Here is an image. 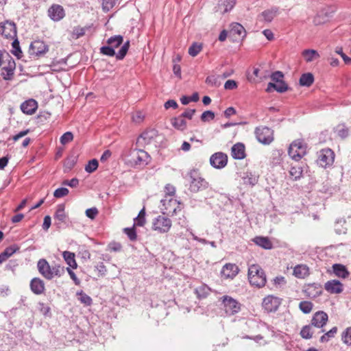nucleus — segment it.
I'll return each instance as SVG.
<instances>
[{
	"label": "nucleus",
	"mask_w": 351,
	"mask_h": 351,
	"mask_svg": "<svg viewBox=\"0 0 351 351\" xmlns=\"http://www.w3.org/2000/svg\"><path fill=\"white\" fill-rule=\"evenodd\" d=\"M248 280L252 286L261 288L267 282L266 275L263 269L256 264L250 265L248 268Z\"/></svg>",
	"instance_id": "1"
},
{
	"label": "nucleus",
	"mask_w": 351,
	"mask_h": 351,
	"mask_svg": "<svg viewBox=\"0 0 351 351\" xmlns=\"http://www.w3.org/2000/svg\"><path fill=\"white\" fill-rule=\"evenodd\" d=\"M189 176L190 178L189 190L191 193H198L208 188V182L200 176L197 170H191Z\"/></svg>",
	"instance_id": "2"
},
{
	"label": "nucleus",
	"mask_w": 351,
	"mask_h": 351,
	"mask_svg": "<svg viewBox=\"0 0 351 351\" xmlns=\"http://www.w3.org/2000/svg\"><path fill=\"white\" fill-rule=\"evenodd\" d=\"M160 202L162 204V213L169 216L176 215L182 208L180 202L173 197L167 198V197H165V199H161Z\"/></svg>",
	"instance_id": "3"
},
{
	"label": "nucleus",
	"mask_w": 351,
	"mask_h": 351,
	"mask_svg": "<svg viewBox=\"0 0 351 351\" xmlns=\"http://www.w3.org/2000/svg\"><path fill=\"white\" fill-rule=\"evenodd\" d=\"M307 145L303 140L294 141L289 146L288 154L295 161L300 160L306 154Z\"/></svg>",
	"instance_id": "4"
},
{
	"label": "nucleus",
	"mask_w": 351,
	"mask_h": 351,
	"mask_svg": "<svg viewBox=\"0 0 351 351\" xmlns=\"http://www.w3.org/2000/svg\"><path fill=\"white\" fill-rule=\"evenodd\" d=\"M5 61L2 65L1 75L5 80H11L13 78L16 69V63L13 58L8 53L5 52Z\"/></svg>",
	"instance_id": "5"
},
{
	"label": "nucleus",
	"mask_w": 351,
	"mask_h": 351,
	"mask_svg": "<svg viewBox=\"0 0 351 351\" xmlns=\"http://www.w3.org/2000/svg\"><path fill=\"white\" fill-rule=\"evenodd\" d=\"M130 47V41L127 40L121 47V49L119 50L118 53H115V50L112 49L109 45L107 46H103L100 48V53L103 55L112 57L114 56H116V58L118 60H123L129 49Z\"/></svg>",
	"instance_id": "6"
},
{
	"label": "nucleus",
	"mask_w": 351,
	"mask_h": 351,
	"mask_svg": "<svg viewBox=\"0 0 351 351\" xmlns=\"http://www.w3.org/2000/svg\"><path fill=\"white\" fill-rule=\"evenodd\" d=\"M172 226L169 218L158 215L153 219L152 228L159 233L164 234L169 231Z\"/></svg>",
	"instance_id": "7"
},
{
	"label": "nucleus",
	"mask_w": 351,
	"mask_h": 351,
	"mask_svg": "<svg viewBox=\"0 0 351 351\" xmlns=\"http://www.w3.org/2000/svg\"><path fill=\"white\" fill-rule=\"evenodd\" d=\"M334 160L335 154L331 149H323L317 153V163L322 167L326 168L331 166Z\"/></svg>",
	"instance_id": "8"
},
{
	"label": "nucleus",
	"mask_w": 351,
	"mask_h": 351,
	"mask_svg": "<svg viewBox=\"0 0 351 351\" xmlns=\"http://www.w3.org/2000/svg\"><path fill=\"white\" fill-rule=\"evenodd\" d=\"M222 308L227 315H232L237 313L241 309V304L236 300L228 295L221 298Z\"/></svg>",
	"instance_id": "9"
},
{
	"label": "nucleus",
	"mask_w": 351,
	"mask_h": 351,
	"mask_svg": "<svg viewBox=\"0 0 351 351\" xmlns=\"http://www.w3.org/2000/svg\"><path fill=\"white\" fill-rule=\"evenodd\" d=\"M255 134L258 141L263 145H269L274 141V132L268 127H257Z\"/></svg>",
	"instance_id": "10"
},
{
	"label": "nucleus",
	"mask_w": 351,
	"mask_h": 351,
	"mask_svg": "<svg viewBox=\"0 0 351 351\" xmlns=\"http://www.w3.org/2000/svg\"><path fill=\"white\" fill-rule=\"evenodd\" d=\"M49 51V46L43 40H36L31 43L29 53L32 58H39Z\"/></svg>",
	"instance_id": "11"
},
{
	"label": "nucleus",
	"mask_w": 351,
	"mask_h": 351,
	"mask_svg": "<svg viewBox=\"0 0 351 351\" xmlns=\"http://www.w3.org/2000/svg\"><path fill=\"white\" fill-rule=\"evenodd\" d=\"M280 304L281 300L273 295H267L265 297L262 303L263 308L267 313L276 312Z\"/></svg>",
	"instance_id": "12"
},
{
	"label": "nucleus",
	"mask_w": 351,
	"mask_h": 351,
	"mask_svg": "<svg viewBox=\"0 0 351 351\" xmlns=\"http://www.w3.org/2000/svg\"><path fill=\"white\" fill-rule=\"evenodd\" d=\"M1 34L5 38H14L17 36V28L14 22L6 20L4 23H0Z\"/></svg>",
	"instance_id": "13"
},
{
	"label": "nucleus",
	"mask_w": 351,
	"mask_h": 351,
	"mask_svg": "<svg viewBox=\"0 0 351 351\" xmlns=\"http://www.w3.org/2000/svg\"><path fill=\"white\" fill-rule=\"evenodd\" d=\"M47 15L51 20L58 22L65 16V11L62 5L53 3L48 8Z\"/></svg>",
	"instance_id": "14"
},
{
	"label": "nucleus",
	"mask_w": 351,
	"mask_h": 351,
	"mask_svg": "<svg viewBox=\"0 0 351 351\" xmlns=\"http://www.w3.org/2000/svg\"><path fill=\"white\" fill-rule=\"evenodd\" d=\"M228 162V156L223 152L213 154L210 158V163L215 169L225 167Z\"/></svg>",
	"instance_id": "15"
},
{
	"label": "nucleus",
	"mask_w": 351,
	"mask_h": 351,
	"mask_svg": "<svg viewBox=\"0 0 351 351\" xmlns=\"http://www.w3.org/2000/svg\"><path fill=\"white\" fill-rule=\"evenodd\" d=\"M328 320V314L323 311H319L313 314L311 324L315 328H322L326 325Z\"/></svg>",
	"instance_id": "16"
},
{
	"label": "nucleus",
	"mask_w": 351,
	"mask_h": 351,
	"mask_svg": "<svg viewBox=\"0 0 351 351\" xmlns=\"http://www.w3.org/2000/svg\"><path fill=\"white\" fill-rule=\"evenodd\" d=\"M132 160L136 165L143 163L147 164L149 162V155L145 151L140 149H134L131 151Z\"/></svg>",
	"instance_id": "17"
},
{
	"label": "nucleus",
	"mask_w": 351,
	"mask_h": 351,
	"mask_svg": "<svg viewBox=\"0 0 351 351\" xmlns=\"http://www.w3.org/2000/svg\"><path fill=\"white\" fill-rule=\"evenodd\" d=\"M37 267L39 273L47 280L53 278L51 267L45 258L40 259L37 263Z\"/></svg>",
	"instance_id": "18"
},
{
	"label": "nucleus",
	"mask_w": 351,
	"mask_h": 351,
	"mask_svg": "<svg viewBox=\"0 0 351 351\" xmlns=\"http://www.w3.org/2000/svg\"><path fill=\"white\" fill-rule=\"evenodd\" d=\"M239 271V269L236 264L227 263L226 264L221 271V276L225 278H234Z\"/></svg>",
	"instance_id": "19"
},
{
	"label": "nucleus",
	"mask_w": 351,
	"mask_h": 351,
	"mask_svg": "<svg viewBox=\"0 0 351 351\" xmlns=\"http://www.w3.org/2000/svg\"><path fill=\"white\" fill-rule=\"evenodd\" d=\"M324 289L330 293H341L343 290V284L338 280L327 281L324 285Z\"/></svg>",
	"instance_id": "20"
},
{
	"label": "nucleus",
	"mask_w": 351,
	"mask_h": 351,
	"mask_svg": "<svg viewBox=\"0 0 351 351\" xmlns=\"http://www.w3.org/2000/svg\"><path fill=\"white\" fill-rule=\"evenodd\" d=\"M31 291L36 295H41L45 292V286L44 281L40 278H34L29 283Z\"/></svg>",
	"instance_id": "21"
},
{
	"label": "nucleus",
	"mask_w": 351,
	"mask_h": 351,
	"mask_svg": "<svg viewBox=\"0 0 351 351\" xmlns=\"http://www.w3.org/2000/svg\"><path fill=\"white\" fill-rule=\"evenodd\" d=\"M38 108V103L34 99L25 101L21 105V111L26 114H33Z\"/></svg>",
	"instance_id": "22"
},
{
	"label": "nucleus",
	"mask_w": 351,
	"mask_h": 351,
	"mask_svg": "<svg viewBox=\"0 0 351 351\" xmlns=\"http://www.w3.org/2000/svg\"><path fill=\"white\" fill-rule=\"evenodd\" d=\"M305 293L310 298H317L322 293V287L320 284L313 283L307 285Z\"/></svg>",
	"instance_id": "23"
},
{
	"label": "nucleus",
	"mask_w": 351,
	"mask_h": 351,
	"mask_svg": "<svg viewBox=\"0 0 351 351\" xmlns=\"http://www.w3.org/2000/svg\"><path fill=\"white\" fill-rule=\"evenodd\" d=\"M231 154L232 158L234 159H243L245 157V145L241 143L234 144L232 147Z\"/></svg>",
	"instance_id": "24"
},
{
	"label": "nucleus",
	"mask_w": 351,
	"mask_h": 351,
	"mask_svg": "<svg viewBox=\"0 0 351 351\" xmlns=\"http://www.w3.org/2000/svg\"><path fill=\"white\" fill-rule=\"evenodd\" d=\"M272 89L276 90L278 93H282L286 92L289 89V87H288V85L286 84V82L285 81H283V80H282L280 81L279 82L268 83L267 87L266 88V91L267 93H270V92H271Z\"/></svg>",
	"instance_id": "25"
},
{
	"label": "nucleus",
	"mask_w": 351,
	"mask_h": 351,
	"mask_svg": "<svg viewBox=\"0 0 351 351\" xmlns=\"http://www.w3.org/2000/svg\"><path fill=\"white\" fill-rule=\"evenodd\" d=\"M230 34L236 38H244L246 35L245 28L238 23H233L230 25Z\"/></svg>",
	"instance_id": "26"
},
{
	"label": "nucleus",
	"mask_w": 351,
	"mask_h": 351,
	"mask_svg": "<svg viewBox=\"0 0 351 351\" xmlns=\"http://www.w3.org/2000/svg\"><path fill=\"white\" fill-rule=\"evenodd\" d=\"M19 250V247L16 245H12L9 247H7L1 254H0V264L5 261L10 256H12L14 253Z\"/></svg>",
	"instance_id": "27"
},
{
	"label": "nucleus",
	"mask_w": 351,
	"mask_h": 351,
	"mask_svg": "<svg viewBox=\"0 0 351 351\" xmlns=\"http://www.w3.org/2000/svg\"><path fill=\"white\" fill-rule=\"evenodd\" d=\"M332 270L335 275L339 278H346L350 274L346 267L339 263L332 265Z\"/></svg>",
	"instance_id": "28"
},
{
	"label": "nucleus",
	"mask_w": 351,
	"mask_h": 351,
	"mask_svg": "<svg viewBox=\"0 0 351 351\" xmlns=\"http://www.w3.org/2000/svg\"><path fill=\"white\" fill-rule=\"evenodd\" d=\"M253 241L258 246L265 250H271L273 247V244L268 237H256Z\"/></svg>",
	"instance_id": "29"
},
{
	"label": "nucleus",
	"mask_w": 351,
	"mask_h": 351,
	"mask_svg": "<svg viewBox=\"0 0 351 351\" xmlns=\"http://www.w3.org/2000/svg\"><path fill=\"white\" fill-rule=\"evenodd\" d=\"M309 274V269L306 265H298L293 268V275L298 278H304Z\"/></svg>",
	"instance_id": "30"
},
{
	"label": "nucleus",
	"mask_w": 351,
	"mask_h": 351,
	"mask_svg": "<svg viewBox=\"0 0 351 351\" xmlns=\"http://www.w3.org/2000/svg\"><path fill=\"white\" fill-rule=\"evenodd\" d=\"M302 56L306 62H311L320 57L317 51L310 49L303 50L302 52Z\"/></svg>",
	"instance_id": "31"
},
{
	"label": "nucleus",
	"mask_w": 351,
	"mask_h": 351,
	"mask_svg": "<svg viewBox=\"0 0 351 351\" xmlns=\"http://www.w3.org/2000/svg\"><path fill=\"white\" fill-rule=\"evenodd\" d=\"M62 256L66 263V264L69 266V267L72 269H76L77 267V264L75 261V255L73 252H71L69 251H64L62 253Z\"/></svg>",
	"instance_id": "32"
},
{
	"label": "nucleus",
	"mask_w": 351,
	"mask_h": 351,
	"mask_svg": "<svg viewBox=\"0 0 351 351\" xmlns=\"http://www.w3.org/2000/svg\"><path fill=\"white\" fill-rule=\"evenodd\" d=\"M278 13V8L272 7L271 9L263 11L261 16L263 18V20L266 22H271Z\"/></svg>",
	"instance_id": "33"
},
{
	"label": "nucleus",
	"mask_w": 351,
	"mask_h": 351,
	"mask_svg": "<svg viewBox=\"0 0 351 351\" xmlns=\"http://www.w3.org/2000/svg\"><path fill=\"white\" fill-rule=\"evenodd\" d=\"M258 177L253 174L252 172H245L243 173V176H241L243 183L247 185H255L258 182Z\"/></svg>",
	"instance_id": "34"
},
{
	"label": "nucleus",
	"mask_w": 351,
	"mask_h": 351,
	"mask_svg": "<svg viewBox=\"0 0 351 351\" xmlns=\"http://www.w3.org/2000/svg\"><path fill=\"white\" fill-rule=\"evenodd\" d=\"M334 130L342 139H345L349 136V128L344 123L338 124Z\"/></svg>",
	"instance_id": "35"
},
{
	"label": "nucleus",
	"mask_w": 351,
	"mask_h": 351,
	"mask_svg": "<svg viewBox=\"0 0 351 351\" xmlns=\"http://www.w3.org/2000/svg\"><path fill=\"white\" fill-rule=\"evenodd\" d=\"M210 288L208 285L202 284L195 289V293L199 299H202L206 298L210 294Z\"/></svg>",
	"instance_id": "36"
},
{
	"label": "nucleus",
	"mask_w": 351,
	"mask_h": 351,
	"mask_svg": "<svg viewBox=\"0 0 351 351\" xmlns=\"http://www.w3.org/2000/svg\"><path fill=\"white\" fill-rule=\"evenodd\" d=\"M171 123L176 129L181 131L184 130L186 128V122L181 115L171 119Z\"/></svg>",
	"instance_id": "37"
},
{
	"label": "nucleus",
	"mask_w": 351,
	"mask_h": 351,
	"mask_svg": "<svg viewBox=\"0 0 351 351\" xmlns=\"http://www.w3.org/2000/svg\"><path fill=\"white\" fill-rule=\"evenodd\" d=\"M299 82L302 86L309 87L314 82V76L311 73H304L301 75Z\"/></svg>",
	"instance_id": "38"
},
{
	"label": "nucleus",
	"mask_w": 351,
	"mask_h": 351,
	"mask_svg": "<svg viewBox=\"0 0 351 351\" xmlns=\"http://www.w3.org/2000/svg\"><path fill=\"white\" fill-rule=\"evenodd\" d=\"M158 135V131L155 129H149L143 132L139 138H143L145 141V143H149L151 140L154 139Z\"/></svg>",
	"instance_id": "39"
},
{
	"label": "nucleus",
	"mask_w": 351,
	"mask_h": 351,
	"mask_svg": "<svg viewBox=\"0 0 351 351\" xmlns=\"http://www.w3.org/2000/svg\"><path fill=\"white\" fill-rule=\"evenodd\" d=\"M123 42V37L121 35H116L111 36L107 40V44L109 45L113 49L117 48L122 45Z\"/></svg>",
	"instance_id": "40"
},
{
	"label": "nucleus",
	"mask_w": 351,
	"mask_h": 351,
	"mask_svg": "<svg viewBox=\"0 0 351 351\" xmlns=\"http://www.w3.org/2000/svg\"><path fill=\"white\" fill-rule=\"evenodd\" d=\"M314 326L310 323L308 325L303 326L300 330V335L303 339H309L313 337Z\"/></svg>",
	"instance_id": "41"
},
{
	"label": "nucleus",
	"mask_w": 351,
	"mask_h": 351,
	"mask_svg": "<svg viewBox=\"0 0 351 351\" xmlns=\"http://www.w3.org/2000/svg\"><path fill=\"white\" fill-rule=\"evenodd\" d=\"M64 204H59L58 206L57 210L54 215L55 219L60 221V222H65L66 215L64 212Z\"/></svg>",
	"instance_id": "42"
},
{
	"label": "nucleus",
	"mask_w": 351,
	"mask_h": 351,
	"mask_svg": "<svg viewBox=\"0 0 351 351\" xmlns=\"http://www.w3.org/2000/svg\"><path fill=\"white\" fill-rule=\"evenodd\" d=\"M303 169L300 165L291 166L289 174L294 180L300 179L302 176Z\"/></svg>",
	"instance_id": "43"
},
{
	"label": "nucleus",
	"mask_w": 351,
	"mask_h": 351,
	"mask_svg": "<svg viewBox=\"0 0 351 351\" xmlns=\"http://www.w3.org/2000/svg\"><path fill=\"white\" fill-rule=\"evenodd\" d=\"M313 307V304L310 301H302L299 304L300 310L304 314L311 313Z\"/></svg>",
	"instance_id": "44"
},
{
	"label": "nucleus",
	"mask_w": 351,
	"mask_h": 351,
	"mask_svg": "<svg viewBox=\"0 0 351 351\" xmlns=\"http://www.w3.org/2000/svg\"><path fill=\"white\" fill-rule=\"evenodd\" d=\"M15 39L13 40L12 43V53L13 55L16 56L19 59L21 58L22 56V51L20 47L19 41L17 37L14 38Z\"/></svg>",
	"instance_id": "45"
},
{
	"label": "nucleus",
	"mask_w": 351,
	"mask_h": 351,
	"mask_svg": "<svg viewBox=\"0 0 351 351\" xmlns=\"http://www.w3.org/2000/svg\"><path fill=\"white\" fill-rule=\"evenodd\" d=\"M202 45L197 43H193L189 48V54L192 57H195L202 51Z\"/></svg>",
	"instance_id": "46"
},
{
	"label": "nucleus",
	"mask_w": 351,
	"mask_h": 351,
	"mask_svg": "<svg viewBox=\"0 0 351 351\" xmlns=\"http://www.w3.org/2000/svg\"><path fill=\"white\" fill-rule=\"evenodd\" d=\"M77 295H79L78 300L81 302V303L84 304L86 306H90L92 304V298L85 293L83 291H80L77 293Z\"/></svg>",
	"instance_id": "47"
},
{
	"label": "nucleus",
	"mask_w": 351,
	"mask_h": 351,
	"mask_svg": "<svg viewBox=\"0 0 351 351\" xmlns=\"http://www.w3.org/2000/svg\"><path fill=\"white\" fill-rule=\"evenodd\" d=\"M337 332V328L336 326L332 328L329 331H328L327 332H326L321 337L320 341L322 343L328 341L330 338H332L335 337Z\"/></svg>",
	"instance_id": "48"
},
{
	"label": "nucleus",
	"mask_w": 351,
	"mask_h": 351,
	"mask_svg": "<svg viewBox=\"0 0 351 351\" xmlns=\"http://www.w3.org/2000/svg\"><path fill=\"white\" fill-rule=\"evenodd\" d=\"M123 232L131 241H136L137 234L135 226H133L132 228H125L123 229Z\"/></svg>",
	"instance_id": "49"
},
{
	"label": "nucleus",
	"mask_w": 351,
	"mask_h": 351,
	"mask_svg": "<svg viewBox=\"0 0 351 351\" xmlns=\"http://www.w3.org/2000/svg\"><path fill=\"white\" fill-rule=\"evenodd\" d=\"M342 341L348 345L351 346V326L347 328L341 334Z\"/></svg>",
	"instance_id": "50"
},
{
	"label": "nucleus",
	"mask_w": 351,
	"mask_h": 351,
	"mask_svg": "<svg viewBox=\"0 0 351 351\" xmlns=\"http://www.w3.org/2000/svg\"><path fill=\"white\" fill-rule=\"evenodd\" d=\"M118 0H102V10L104 12H109L116 5Z\"/></svg>",
	"instance_id": "51"
},
{
	"label": "nucleus",
	"mask_w": 351,
	"mask_h": 351,
	"mask_svg": "<svg viewBox=\"0 0 351 351\" xmlns=\"http://www.w3.org/2000/svg\"><path fill=\"white\" fill-rule=\"evenodd\" d=\"M99 162L96 159L90 160L85 167V171L88 173L94 172L98 167Z\"/></svg>",
	"instance_id": "52"
},
{
	"label": "nucleus",
	"mask_w": 351,
	"mask_h": 351,
	"mask_svg": "<svg viewBox=\"0 0 351 351\" xmlns=\"http://www.w3.org/2000/svg\"><path fill=\"white\" fill-rule=\"evenodd\" d=\"M87 27H75L72 32V36L75 38H79L85 34Z\"/></svg>",
	"instance_id": "53"
},
{
	"label": "nucleus",
	"mask_w": 351,
	"mask_h": 351,
	"mask_svg": "<svg viewBox=\"0 0 351 351\" xmlns=\"http://www.w3.org/2000/svg\"><path fill=\"white\" fill-rule=\"evenodd\" d=\"M69 191L68 189H66L65 187H61V188H58L55 190V191L53 193V196L56 198H61V197H63L69 194Z\"/></svg>",
	"instance_id": "54"
},
{
	"label": "nucleus",
	"mask_w": 351,
	"mask_h": 351,
	"mask_svg": "<svg viewBox=\"0 0 351 351\" xmlns=\"http://www.w3.org/2000/svg\"><path fill=\"white\" fill-rule=\"evenodd\" d=\"M73 139V134L71 132H66L64 133L60 137V143L62 145H66L72 141Z\"/></svg>",
	"instance_id": "55"
},
{
	"label": "nucleus",
	"mask_w": 351,
	"mask_h": 351,
	"mask_svg": "<svg viewBox=\"0 0 351 351\" xmlns=\"http://www.w3.org/2000/svg\"><path fill=\"white\" fill-rule=\"evenodd\" d=\"M165 193L167 198L173 197L176 193V187L171 184H167L165 186Z\"/></svg>",
	"instance_id": "56"
},
{
	"label": "nucleus",
	"mask_w": 351,
	"mask_h": 351,
	"mask_svg": "<svg viewBox=\"0 0 351 351\" xmlns=\"http://www.w3.org/2000/svg\"><path fill=\"white\" fill-rule=\"evenodd\" d=\"M235 3L236 0H222L221 5L224 7L223 12H227L231 10Z\"/></svg>",
	"instance_id": "57"
},
{
	"label": "nucleus",
	"mask_w": 351,
	"mask_h": 351,
	"mask_svg": "<svg viewBox=\"0 0 351 351\" xmlns=\"http://www.w3.org/2000/svg\"><path fill=\"white\" fill-rule=\"evenodd\" d=\"M215 118V113L211 110H206L201 115V120L204 122L213 120Z\"/></svg>",
	"instance_id": "58"
},
{
	"label": "nucleus",
	"mask_w": 351,
	"mask_h": 351,
	"mask_svg": "<svg viewBox=\"0 0 351 351\" xmlns=\"http://www.w3.org/2000/svg\"><path fill=\"white\" fill-rule=\"evenodd\" d=\"M62 184L75 188L79 184V180L76 178H72L71 180H64L62 181Z\"/></svg>",
	"instance_id": "59"
},
{
	"label": "nucleus",
	"mask_w": 351,
	"mask_h": 351,
	"mask_svg": "<svg viewBox=\"0 0 351 351\" xmlns=\"http://www.w3.org/2000/svg\"><path fill=\"white\" fill-rule=\"evenodd\" d=\"M64 272V267H61L60 265H56L55 267H53L51 268V273L53 278L54 276H61Z\"/></svg>",
	"instance_id": "60"
},
{
	"label": "nucleus",
	"mask_w": 351,
	"mask_h": 351,
	"mask_svg": "<svg viewBox=\"0 0 351 351\" xmlns=\"http://www.w3.org/2000/svg\"><path fill=\"white\" fill-rule=\"evenodd\" d=\"M284 77V75L282 72L281 71H275L271 75V80L275 82H279L280 81L282 80Z\"/></svg>",
	"instance_id": "61"
},
{
	"label": "nucleus",
	"mask_w": 351,
	"mask_h": 351,
	"mask_svg": "<svg viewBox=\"0 0 351 351\" xmlns=\"http://www.w3.org/2000/svg\"><path fill=\"white\" fill-rule=\"evenodd\" d=\"M108 249L111 252H120L122 249V245L120 243L118 242H111L108 245Z\"/></svg>",
	"instance_id": "62"
},
{
	"label": "nucleus",
	"mask_w": 351,
	"mask_h": 351,
	"mask_svg": "<svg viewBox=\"0 0 351 351\" xmlns=\"http://www.w3.org/2000/svg\"><path fill=\"white\" fill-rule=\"evenodd\" d=\"M98 214V210L97 208L95 207H93V208H88L86 210V215L91 219H93L96 217V216Z\"/></svg>",
	"instance_id": "63"
},
{
	"label": "nucleus",
	"mask_w": 351,
	"mask_h": 351,
	"mask_svg": "<svg viewBox=\"0 0 351 351\" xmlns=\"http://www.w3.org/2000/svg\"><path fill=\"white\" fill-rule=\"evenodd\" d=\"M335 52L338 54H339L341 58H343L344 62L346 64H351V58L347 56L343 52V50L341 48H337L336 50H335Z\"/></svg>",
	"instance_id": "64"
}]
</instances>
